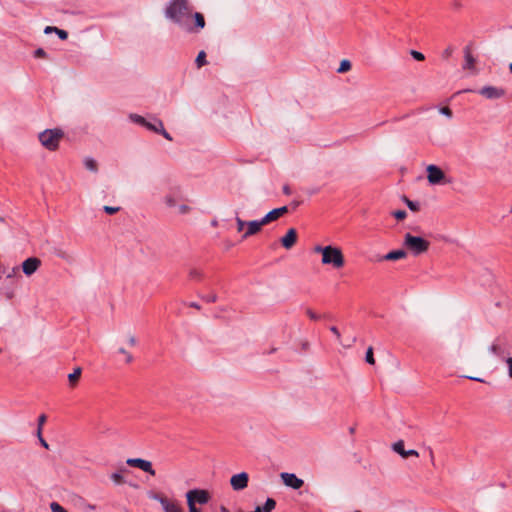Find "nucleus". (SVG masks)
Returning <instances> with one entry per match:
<instances>
[{
	"label": "nucleus",
	"instance_id": "nucleus-43",
	"mask_svg": "<svg viewBox=\"0 0 512 512\" xmlns=\"http://www.w3.org/2000/svg\"><path fill=\"white\" fill-rule=\"evenodd\" d=\"M202 299L208 303H214L217 301V295L215 293H212L207 296H202Z\"/></svg>",
	"mask_w": 512,
	"mask_h": 512
},
{
	"label": "nucleus",
	"instance_id": "nucleus-46",
	"mask_svg": "<svg viewBox=\"0 0 512 512\" xmlns=\"http://www.w3.org/2000/svg\"><path fill=\"white\" fill-rule=\"evenodd\" d=\"M46 55H47V54H46L45 50H44V49H42V48H38V49H36V50H35V52H34V56H35L36 58H45V57H46Z\"/></svg>",
	"mask_w": 512,
	"mask_h": 512
},
{
	"label": "nucleus",
	"instance_id": "nucleus-52",
	"mask_svg": "<svg viewBox=\"0 0 512 512\" xmlns=\"http://www.w3.org/2000/svg\"><path fill=\"white\" fill-rule=\"evenodd\" d=\"M330 331L337 337V339H340V332L336 326H331Z\"/></svg>",
	"mask_w": 512,
	"mask_h": 512
},
{
	"label": "nucleus",
	"instance_id": "nucleus-16",
	"mask_svg": "<svg viewBox=\"0 0 512 512\" xmlns=\"http://www.w3.org/2000/svg\"><path fill=\"white\" fill-rule=\"evenodd\" d=\"M262 226L264 225L261 219L247 222V229L243 233L242 238L246 239L252 235L257 234L261 230Z\"/></svg>",
	"mask_w": 512,
	"mask_h": 512
},
{
	"label": "nucleus",
	"instance_id": "nucleus-32",
	"mask_svg": "<svg viewBox=\"0 0 512 512\" xmlns=\"http://www.w3.org/2000/svg\"><path fill=\"white\" fill-rule=\"evenodd\" d=\"M47 417L45 414H41L38 417V428H37V436H40V432H42V426L45 424Z\"/></svg>",
	"mask_w": 512,
	"mask_h": 512
},
{
	"label": "nucleus",
	"instance_id": "nucleus-23",
	"mask_svg": "<svg viewBox=\"0 0 512 512\" xmlns=\"http://www.w3.org/2000/svg\"><path fill=\"white\" fill-rule=\"evenodd\" d=\"M193 16H194V19H195V26L198 29H203L205 27L204 16L201 13H199V12L194 13Z\"/></svg>",
	"mask_w": 512,
	"mask_h": 512
},
{
	"label": "nucleus",
	"instance_id": "nucleus-21",
	"mask_svg": "<svg viewBox=\"0 0 512 512\" xmlns=\"http://www.w3.org/2000/svg\"><path fill=\"white\" fill-rule=\"evenodd\" d=\"M490 352L496 355L499 358L504 359L505 350L498 344H492L489 348Z\"/></svg>",
	"mask_w": 512,
	"mask_h": 512
},
{
	"label": "nucleus",
	"instance_id": "nucleus-3",
	"mask_svg": "<svg viewBox=\"0 0 512 512\" xmlns=\"http://www.w3.org/2000/svg\"><path fill=\"white\" fill-rule=\"evenodd\" d=\"M64 133L61 129H47L39 134V141L50 151H55L59 147V142L63 138Z\"/></svg>",
	"mask_w": 512,
	"mask_h": 512
},
{
	"label": "nucleus",
	"instance_id": "nucleus-47",
	"mask_svg": "<svg viewBox=\"0 0 512 512\" xmlns=\"http://www.w3.org/2000/svg\"><path fill=\"white\" fill-rule=\"evenodd\" d=\"M405 447V443L403 440H397L396 442H394L392 445H391V448H404Z\"/></svg>",
	"mask_w": 512,
	"mask_h": 512
},
{
	"label": "nucleus",
	"instance_id": "nucleus-56",
	"mask_svg": "<svg viewBox=\"0 0 512 512\" xmlns=\"http://www.w3.org/2000/svg\"><path fill=\"white\" fill-rule=\"evenodd\" d=\"M283 193L286 194V195H290L291 194V189L288 185H285L283 187Z\"/></svg>",
	"mask_w": 512,
	"mask_h": 512
},
{
	"label": "nucleus",
	"instance_id": "nucleus-17",
	"mask_svg": "<svg viewBox=\"0 0 512 512\" xmlns=\"http://www.w3.org/2000/svg\"><path fill=\"white\" fill-rule=\"evenodd\" d=\"M407 255L406 251L399 249V250H393L387 253L386 255L382 256L379 260H385V261H395L399 259L405 258Z\"/></svg>",
	"mask_w": 512,
	"mask_h": 512
},
{
	"label": "nucleus",
	"instance_id": "nucleus-20",
	"mask_svg": "<svg viewBox=\"0 0 512 512\" xmlns=\"http://www.w3.org/2000/svg\"><path fill=\"white\" fill-rule=\"evenodd\" d=\"M189 279L194 281H201L204 277V273L202 270L198 268H191L188 273Z\"/></svg>",
	"mask_w": 512,
	"mask_h": 512
},
{
	"label": "nucleus",
	"instance_id": "nucleus-6",
	"mask_svg": "<svg viewBox=\"0 0 512 512\" xmlns=\"http://www.w3.org/2000/svg\"><path fill=\"white\" fill-rule=\"evenodd\" d=\"M187 502L191 501L193 505L196 503L206 504L209 501V493L206 490L193 489L186 494Z\"/></svg>",
	"mask_w": 512,
	"mask_h": 512
},
{
	"label": "nucleus",
	"instance_id": "nucleus-33",
	"mask_svg": "<svg viewBox=\"0 0 512 512\" xmlns=\"http://www.w3.org/2000/svg\"><path fill=\"white\" fill-rule=\"evenodd\" d=\"M50 509L52 512H67V510L57 502H52L50 504Z\"/></svg>",
	"mask_w": 512,
	"mask_h": 512
},
{
	"label": "nucleus",
	"instance_id": "nucleus-28",
	"mask_svg": "<svg viewBox=\"0 0 512 512\" xmlns=\"http://www.w3.org/2000/svg\"><path fill=\"white\" fill-rule=\"evenodd\" d=\"M405 200V203L406 205L408 206V208L411 210V211H418L420 206H419V203L418 202H415V201H412V200H409L407 197L404 198Z\"/></svg>",
	"mask_w": 512,
	"mask_h": 512
},
{
	"label": "nucleus",
	"instance_id": "nucleus-26",
	"mask_svg": "<svg viewBox=\"0 0 512 512\" xmlns=\"http://www.w3.org/2000/svg\"><path fill=\"white\" fill-rule=\"evenodd\" d=\"M129 117L134 123L140 124L144 127L146 124H148V121L144 117H142L138 114H130Z\"/></svg>",
	"mask_w": 512,
	"mask_h": 512
},
{
	"label": "nucleus",
	"instance_id": "nucleus-62",
	"mask_svg": "<svg viewBox=\"0 0 512 512\" xmlns=\"http://www.w3.org/2000/svg\"><path fill=\"white\" fill-rule=\"evenodd\" d=\"M355 512H361V511H359V510H356Z\"/></svg>",
	"mask_w": 512,
	"mask_h": 512
},
{
	"label": "nucleus",
	"instance_id": "nucleus-36",
	"mask_svg": "<svg viewBox=\"0 0 512 512\" xmlns=\"http://www.w3.org/2000/svg\"><path fill=\"white\" fill-rule=\"evenodd\" d=\"M165 203L170 208L176 207V199L172 195H167L165 197Z\"/></svg>",
	"mask_w": 512,
	"mask_h": 512
},
{
	"label": "nucleus",
	"instance_id": "nucleus-35",
	"mask_svg": "<svg viewBox=\"0 0 512 512\" xmlns=\"http://www.w3.org/2000/svg\"><path fill=\"white\" fill-rule=\"evenodd\" d=\"M235 220H236V224H237V231L242 232L244 230V227L247 226V222L242 220L238 216H236Z\"/></svg>",
	"mask_w": 512,
	"mask_h": 512
},
{
	"label": "nucleus",
	"instance_id": "nucleus-29",
	"mask_svg": "<svg viewBox=\"0 0 512 512\" xmlns=\"http://www.w3.org/2000/svg\"><path fill=\"white\" fill-rule=\"evenodd\" d=\"M111 479L116 485L124 483V478L120 472H114L111 474Z\"/></svg>",
	"mask_w": 512,
	"mask_h": 512
},
{
	"label": "nucleus",
	"instance_id": "nucleus-5",
	"mask_svg": "<svg viewBox=\"0 0 512 512\" xmlns=\"http://www.w3.org/2000/svg\"><path fill=\"white\" fill-rule=\"evenodd\" d=\"M426 171L428 182L432 185L451 182L450 180H446L444 172L434 164L428 165Z\"/></svg>",
	"mask_w": 512,
	"mask_h": 512
},
{
	"label": "nucleus",
	"instance_id": "nucleus-9",
	"mask_svg": "<svg viewBox=\"0 0 512 512\" xmlns=\"http://www.w3.org/2000/svg\"><path fill=\"white\" fill-rule=\"evenodd\" d=\"M249 476L246 472L235 474L230 479L232 488L236 491L243 490L248 485Z\"/></svg>",
	"mask_w": 512,
	"mask_h": 512
},
{
	"label": "nucleus",
	"instance_id": "nucleus-48",
	"mask_svg": "<svg viewBox=\"0 0 512 512\" xmlns=\"http://www.w3.org/2000/svg\"><path fill=\"white\" fill-rule=\"evenodd\" d=\"M506 363L508 365V374L512 378V357H508Z\"/></svg>",
	"mask_w": 512,
	"mask_h": 512
},
{
	"label": "nucleus",
	"instance_id": "nucleus-4",
	"mask_svg": "<svg viewBox=\"0 0 512 512\" xmlns=\"http://www.w3.org/2000/svg\"><path fill=\"white\" fill-rule=\"evenodd\" d=\"M404 245L416 256L427 252L430 247L429 241L410 233L405 234Z\"/></svg>",
	"mask_w": 512,
	"mask_h": 512
},
{
	"label": "nucleus",
	"instance_id": "nucleus-19",
	"mask_svg": "<svg viewBox=\"0 0 512 512\" xmlns=\"http://www.w3.org/2000/svg\"><path fill=\"white\" fill-rule=\"evenodd\" d=\"M81 373H82V369L80 367H76L73 370V372L68 375V380L72 387H74L77 384L78 380L81 377Z\"/></svg>",
	"mask_w": 512,
	"mask_h": 512
},
{
	"label": "nucleus",
	"instance_id": "nucleus-54",
	"mask_svg": "<svg viewBox=\"0 0 512 512\" xmlns=\"http://www.w3.org/2000/svg\"><path fill=\"white\" fill-rule=\"evenodd\" d=\"M128 343H129L131 346H135V345H136V343H137V340H136L135 336L130 335V336H129V339H128Z\"/></svg>",
	"mask_w": 512,
	"mask_h": 512
},
{
	"label": "nucleus",
	"instance_id": "nucleus-24",
	"mask_svg": "<svg viewBox=\"0 0 512 512\" xmlns=\"http://www.w3.org/2000/svg\"><path fill=\"white\" fill-rule=\"evenodd\" d=\"M403 459H407L411 456L418 457L417 450H395Z\"/></svg>",
	"mask_w": 512,
	"mask_h": 512
},
{
	"label": "nucleus",
	"instance_id": "nucleus-25",
	"mask_svg": "<svg viewBox=\"0 0 512 512\" xmlns=\"http://www.w3.org/2000/svg\"><path fill=\"white\" fill-rule=\"evenodd\" d=\"M195 63H196V66L198 68L204 66L207 61H206V53L204 51H200L196 57V60H195Z\"/></svg>",
	"mask_w": 512,
	"mask_h": 512
},
{
	"label": "nucleus",
	"instance_id": "nucleus-59",
	"mask_svg": "<svg viewBox=\"0 0 512 512\" xmlns=\"http://www.w3.org/2000/svg\"><path fill=\"white\" fill-rule=\"evenodd\" d=\"M220 511H221V512H229V511H228V509H227L226 507H224V506H222V507L220 508Z\"/></svg>",
	"mask_w": 512,
	"mask_h": 512
},
{
	"label": "nucleus",
	"instance_id": "nucleus-41",
	"mask_svg": "<svg viewBox=\"0 0 512 512\" xmlns=\"http://www.w3.org/2000/svg\"><path fill=\"white\" fill-rule=\"evenodd\" d=\"M103 210H104L105 213H107L109 215H113V214L117 213L120 210V208L119 207H112V206H104Z\"/></svg>",
	"mask_w": 512,
	"mask_h": 512
},
{
	"label": "nucleus",
	"instance_id": "nucleus-49",
	"mask_svg": "<svg viewBox=\"0 0 512 512\" xmlns=\"http://www.w3.org/2000/svg\"><path fill=\"white\" fill-rule=\"evenodd\" d=\"M307 315L312 320H318L319 319V316L315 312H313L311 309L307 310Z\"/></svg>",
	"mask_w": 512,
	"mask_h": 512
},
{
	"label": "nucleus",
	"instance_id": "nucleus-13",
	"mask_svg": "<svg viewBox=\"0 0 512 512\" xmlns=\"http://www.w3.org/2000/svg\"><path fill=\"white\" fill-rule=\"evenodd\" d=\"M127 464L130 466H133V467H137V468H139L147 473H150L152 475L155 473L154 470L152 469L151 462L144 460V459L130 458L127 460Z\"/></svg>",
	"mask_w": 512,
	"mask_h": 512
},
{
	"label": "nucleus",
	"instance_id": "nucleus-1",
	"mask_svg": "<svg viewBox=\"0 0 512 512\" xmlns=\"http://www.w3.org/2000/svg\"><path fill=\"white\" fill-rule=\"evenodd\" d=\"M314 252L322 255L321 263L323 265L332 266L338 270L344 267L345 258L342 250L337 246L327 245L314 247Z\"/></svg>",
	"mask_w": 512,
	"mask_h": 512
},
{
	"label": "nucleus",
	"instance_id": "nucleus-31",
	"mask_svg": "<svg viewBox=\"0 0 512 512\" xmlns=\"http://www.w3.org/2000/svg\"><path fill=\"white\" fill-rule=\"evenodd\" d=\"M365 360L367 363L373 365L375 363V359H374V356H373V348L372 347H369L366 351V356H365Z\"/></svg>",
	"mask_w": 512,
	"mask_h": 512
},
{
	"label": "nucleus",
	"instance_id": "nucleus-53",
	"mask_svg": "<svg viewBox=\"0 0 512 512\" xmlns=\"http://www.w3.org/2000/svg\"><path fill=\"white\" fill-rule=\"evenodd\" d=\"M187 504L189 507V512H199L198 509L196 508V506L193 505V503H191V501L187 502Z\"/></svg>",
	"mask_w": 512,
	"mask_h": 512
},
{
	"label": "nucleus",
	"instance_id": "nucleus-15",
	"mask_svg": "<svg viewBox=\"0 0 512 512\" xmlns=\"http://www.w3.org/2000/svg\"><path fill=\"white\" fill-rule=\"evenodd\" d=\"M475 64H476V59L472 55L470 47H468V46L465 47L464 48V64H463V69L470 70L473 73H476Z\"/></svg>",
	"mask_w": 512,
	"mask_h": 512
},
{
	"label": "nucleus",
	"instance_id": "nucleus-61",
	"mask_svg": "<svg viewBox=\"0 0 512 512\" xmlns=\"http://www.w3.org/2000/svg\"><path fill=\"white\" fill-rule=\"evenodd\" d=\"M471 91H472L471 89H466L463 92H471Z\"/></svg>",
	"mask_w": 512,
	"mask_h": 512
},
{
	"label": "nucleus",
	"instance_id": "nucleus-38",
	"mask_svg": "<svg viewBox=\"0 0 512 512\" xmlns=\"http://www.w3.org/2000/svg\"><path fill=\"white\" fill-rule=\"evenodd\" d=\"M410 54L411 56L417 60V61H423L425 59V56L423 53L419 52V51H416V50H411L410 51Z\"/></svg>",
	"mask_w": 512,
	"mask_h": 512
},
{
	"label": "nucleus",
	"instance_id": "nucleus-40",
	"mask_svg": "<svg viewBox=\"0 0 512 512\" xmlns=\"http://www.w3.org/2000/svg\"><path fill=\"white\" fill-rule=\"evenodd\" d=\"M118 352L123 354V356H125L126 363H131L133 361V356L129 352H127L124 348H119Z\"/></svg>",
	"mask_w": 512,
	"mask_h": 512
},
{
	"label": "nucleus",
	"instance_id": "nucleus-7",
	"mask_svg": "<svg viewBox=\"0 0 512 512\" xmlns=\"http://www.w3.org/2000/svg\"><path fill=\"white\" fill-rule=\"evenodd\" d=\"M478 93L487 99H499L505 95V90L495 86H484Z\"/></svg>",
	"mask_w": 512,
	"mask_h": 512
},
{
	"label": "nucleus",
	"instance_id": "nucleus-12",
	"mask_svg": "<svg viewBox=\"0 0 512 512\" xmlns=\"http://www.w3.org/2000/svg\"><path fill=\"white\" fill-rule=\"evenodd\" d=\"M151 498L157 500L161 504L164 512H184L175 502H170L168 499L160 495L154 494Z\"/></svg>",
	"mask_w": 512,
	"mask_h": 512
},
{
	"label": "nucleus",
	"instance_id": "nucleus-22",
	"mask_svg": "<svg viewBox=\"0 0 512 512\" xmlns=\"http://www.w3.org/2000/svg\"><path fill=\"white\" fill-rule=\"evenodd\" d=\"M84 166L86 167V169H88L92 172H97V170H98L97 162L93 158H90V157H88L84 160Z\"/></svg>",
	"mask_w": 512,
	"mask_h": 512
},
{
	"label": "nucleus",
	"instance_id": "nucleus-39",
	"mask_svg": "<svg viewBox=\"0 0 512 512\" xmlns=\"http://www.w3.org/2000/svg\"><path fill=\"white\" fill-rule=\"evenodd\" d=\"M392 215L397 219V220H403L406 218L407 216V213L405 210H397V211H394L392 213Z\"/></svg>",
	"mask_w": 512,
	"mask_h": 512
},
{
	"label": "nucleus",
	"instance_id": "nucleus-57",
	"mask_svg": "<svg viewBox=\"0 0 512 512\" xmlns=\"http://www.w3.org/2000/svg\"><path fill=\"white\" fill-rule=\"evenodd\" d=\"M51 32H54V29L52 26H47L45 29H44V33L45 34H49Z\"/></svg>",
	"mask_w": 512,
	"mask_h": 512
},
{
	"label": "nucleus",
	"instance_id": "nucleus-11",
	"mask_svg": "<svg viewBox=\"0 0 512 512\" xmlns=\"http://www.w3.org/2000/svg\"><path fill=\"white\" fill-rule=\"evenodd\" d=\"M288 212V208L286 206H282L279 208H275L268 212L263 218H261V221L263 225H267L273 221L278 220L280 217H282L284 214Z\"/></svg>",
	"mask_w": 512,
	"mask_h": 512
},
{
	"label": "nucleus",
	"instance_id": "nucleus-37",
	"mask_svg": "<svg viewBox=\"0 0 512 512\" xmlns=\"http://www.w3.org/2000/svg\"><path fill=\"white\" fill-rule=\"evenodd\" d=\"M157 121H159L158 119H156L153 123L152 122H148V124L145 125V127L148 129V130H151L153 132H156V133H159V126L157 125Z\"/></svg>",
	"mask_w": 512,
	"mask_h": 512
},
{
	"label": "nucleus",
	"instance_id": "nucleus-34",
	"mask_svg": "<svg viewBox=\"0 0 512 512\" xmlns=\"http://www.w3.org/2000/svg\"><path fill=\"white\" fill-rule=\"evenodd\" d=\"M54 32L58 35L61 40H66L68 38V32L57 27H53Z\"/></svg>",
	"mask_w": 512,
	"mask_h": 512
},
{
	"label": "nucleus",
	"instance_id": "nucleus-14",
	"mask_svg": "<svg viewBox=\"0 0 512 512\" xmlns=\"http://www.w3.org/2000/svg\"><path fill=\"white\" fill-rule=\"evenodd\" d=\"M297 241V231L294 228H290L285 236L281 238V244L285 249H291Z\"/></svg>",
	"mask_w": 512,
	"mask_h": 512
},
{
	"label": "nucleus",
	"instance_id": "nucleus-2",
	"mask_svg": "<svg viewBox=\"0 0 512 512\" xmlns=\"http://www.w3.org/2000/svg\"><path fill=\"white\" fill-rule=\"evenodd\" d=\"M191 7L187 0H170L165 9L166 18L183 26L185 20L191 15Z\"/></svg>",
	"mask_w": 512,
	"mask_h": 512
},
{
	"label": "nucleus",
	"instance_id": "nucleus-27",
	"mask_svg": "<svg viewBox=\"0 0 512 512\" xmlns=\"http://www.w3.org/2000/svg\"><path fill=\"white\" fill-rule=\"evenodd\" d=\"M157 125L159 126V134H161L164 138H166L167 140L171 141L172 140V137L171 135L164 129V126H163V122L162 121H157Z\"/></svg>",
	"mask_w": 512,
	"mask_h": 512
},
{
	"label": "nucleus",
	"instance_id": "nucleus-58",
	"mask_svg": "<svg viewBox=\"0 0 512 512\" xmlns=\"http://www.w3.org/2000/svg\"><path fill=\"white\" fill-rule=\"evenodd\" d=\"M189 306H190V307H193V308H195V309H200V305H199L198 303H196V302H191V303L189 304Z\"/></svg>",
	"mask_w": 512,
	"mask_h": 512
},
{
	"label": "nucleus",
	"instance_id": "nucleus-10",
	"mask_svg": "<svg viewBox=\"0 0 512 512\" xmlns=\"http://www.w3.org/2000/svg\"><path fill=\"white\" fill-rule=\"evenodd\" d=\"M280 477L286 486L293 489H300L304 484V481L293 473L283 472Z\"/></svg>",
	"mask_w": 512,
	"mask_h": 512
},
{
	"label": "nucleus",
	"instance_id": "nucleus-60",
	"mask_svg": "<svg viewBox=\"0 0 512 512\" xmlns=\"http://www.w3.org/2000/svg\"><path fill=\"white\" fill-rule=\"evenodd\" d=\"M509 70H510V72L512 73V62H511V63H510V65H509Z\"/></svg>",
	"mask_w": 512,
	"mask_h": 512
},
{
	"label": "nucleus",
	"instance_id": "nucleus-18",
	"mask_svg": "<svg viewBox=\"0 0 512 512\" xmlns=\"http://www.w3.org/2000/svg\"><path fill=\"white\" fill-rule=\"evenodd\" d=\"M276 507V501L272 498H267L263 506H257L255 512H272Z\"/></svg>",
	"mask_w": 512,
	"mask_h": 512
},
{
	"label": "nucleus",
	"instance_id": "nucleus-51",
	"mask_svg": "<svg viewBox=\"0 0 512 512\" xmlns=\"http://www.w3.org/2000/svg\"><path fill=\"white\" fill-rule=\"evenodd\" d=\"M83 509L85 511H93V510L96 509V506L93 505V504H90V503H86V504L83 505Z\"/></svg>",
	"mask_w": 512,
	"mask_h": 512
},
{
	"label": "nucleus",
	"instance_id": "nucleus-30",
	"mask_svg": "<svg viewBox=\"0 0 512 512\" xmlns=\"http://www.w3.org/2000/svg\"><path fill=\"white\" fill-rule=\"evenodd\" d=\"M350 68H351V63H350V61H349V60H343V61L340 63V66H339V68H338V70H337V71H338L339 73H344V72H346V71L350 70Z\"/></svg>",
	"mask_w": 512,
	"mask_h": 512
},
{
	"label": "nucleus",
	"instance_id": "nucleus-42",
	"mask_svg": "<svg viewBox=\"0 0 512 512\" xmlns=\"http://www.w3.org/2000/svg\"><path fill=\"white\" fill-rule=\"evenodd\" d=\"M439 112L448 118H452L453 116L452 110L449 107H441Z\"/></svg>",
	"mask_w": 512,
	"mask_h": 512
},
{
	"label": "nucleus",
	"instance_id": "nucleus-55",
	"mask_svg": "<svg viewBox=\"0 0 512 512\" xmlns=\"http://www.w3.org/2000/svg\"><path fill=\"white\" fill-rule=\"evenodd\" d=\"M467 379H470V380H473V381H477V382H482V383H485V380L482 379V378H479V377H472V376H465Z\"/></svg>",
	"mask_w": 512,
	"mask_h": 512
},
{
	"label": "nucleus",
	"instance_id": "nucleus-45",
	"mask_svg": "<svg viewBox=\"0 0 512 512\" xmlns=\"http://www.w3.org/2000/svg\"><path fill=\"white\" fill-rule=\"evenodd\" d=\"M453 47L452 46H448L442 53V57L444 59H448L452 54H453Z\"/></svg>",
	"mask_w": 512,
	"mask_h": 512
},
{
	"label": "nucleus",
	"instance_id": "nucleus-50",
	"mask_svg": "<svg viewBox=\"0 0 512 512\" xmlns=\"http://www.w3.org/2000/svg\"><path fill=\"white\" fill-rule=\"evenodd\" d=\"M38 439H39V443L40 445L43 447V448H49V445L48 443L46 442V440L42 437V434L40 433V436H38Z\"/></svg>",
	"mask_w": 512,
	"mask_h": 512
},
{
	"label": "nucleus",
	"instance_id": "nucleus-44",
	"mask_svg": "<svg viewBox=\"0 0 512 512\" xmlns=\"http://www.w3.org/2000/svg\"><path fill=\"white\" fill-rule=\"evenodd\" d=\"M177 210H178V214L183 215L190 211V207L185 204H181L177 207Z\"/></svg>",
	"mask_w": 512,
	"mask_h": 512
},
{
	"label": "nucleus",
	"instance_id": "nucleus-8",
	"mask_svg": "<svg viewBox=\"0 0 512 512\" xmlns=\"http://www.w3.org/2000/svg\"><path fill=\"white\" fill-rule=\"evenodd\" d=\"M41 266V260L37 257H29L22 263V271L26 276L33 275Z\"/></svg>",
	"mask_w": 512,
	"mask_h": 512
}]
</instances>
